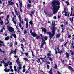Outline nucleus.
I'll return each mask as SVG.
<instances>
[{"mask_svg":"<svg viewBox=\"0 0 74 74\" xmlns=\"http://www.w3.org/2000/svg\"><path fill=\"white\" fill-rule=\"evenodd\" d=\"M52 7H53V14H55L57 13V11L59 10L60 2L58 0H55L52 2Z\"/></svg>","mask_w":74,"mask_h":74,"instance_id":"obj_1","label":"nucleus"},{"mask_svg":"<svg viewBox=\"0 0 74 74\" xmlns=\"http://www.w3.org/2000/svg\"><path fill=\"white\" fill-rule=\"evenodd\" d=\"M41 29L42 33H44V34H47L49 35L50 40L52 39V38L54 36V35H55V34L56 33L55 31H52V34L50 32L47 31V29L45 28H43L42 27H41Z\"/></svg>","mask_w":74,"mask_h":74,"instance_id":"obj_2","label":"nucleus"},{"mask_svg":"<svg viewBox=\"0 0 74 74\" xmlns=\"http://www.w3.org/2000/svg\"><path fill=\"white\" fill-rule=\"evenodd\" d=\"M66 11L67 8H64V11L65 12V16H67L68 18H69L70 15V13L69 12H67Z\"/></svg>","mask_w":74,"mask_h":74,"instance_id":"obj_3","label":"nucleus"},{"mask_svg":"<svg viewBox=\"0 0 74 74\" xmlns=\"http://www.w3.org/2000/svg\"><path fill=\"white\" fill-rule=\"evenodd\" d=\"M32 32V29H31L30 31V33H31V35H32L33 37H36V36H37V34L36 32Z\"/></svg>","mask_w":74,"mask_h":74,"instance_id":"obj_4","label":"nucleus"},{"mask_svg":"<svg viewBox=\"0 0 74 74\" xmlns=\"http://www.w3.org/2000/svg\"><path fill=\"white\" fill-rule=\"evenodd\" d=\"M8 30L9 32H14V28L10 26H9L8 27Z\"/></svg>","mask_w":74,"mask_h":74,"instance_id":"obj_5","label":"nucleus"},{"mask_svg":"<svg viewBox=\"0 0 74 74\" xmlns=\"http://www.w3.org/2000/svg\"><path fill=\"white\" fill-rule=\"evenodd\" d=\"M52 25L53 26L52 28V31H55V26H56V25H55V23L54 22L53 23V22H52Z\"/></svg>","mask_w":74,"mask_h":74,"instance_id":"obj_6","label":"nucleus"},{"mask_svg":"<svg viewBox=\"0 0 74 74\" xmlns=\"http://www.w3.org/2000/svg\"><path fill=\"white\" fill-rule=\"evenodd\" d=\"M12 1V0H10V1H8V5H13V4H14V3Z\"/></svg>","mask_w":74,"mask_h":74,"instance_id":"obj_7","label":"nucleus"},{"mask_svg":"<svg viewBox=\"0 0 74 74\" xmlns=\"http://www.w3.org/2000/svg\"><path fill=\"white\" fill-rule=\"evenodd\" d=\"M68 69L70 71H71V72H74V70L73 69V68H72V67L70 66H69L68 67Z\"/></svg>","mask_w":74,"mask_h":74,"instance_id":"obj_8","label":"nucleus"},{"mask_svg":"<svg viewBox=\"0 0 74 74\" xmlns=\"http://www.w3.org/2000/svg\"><path fill=\"white\" fill-rule=\"evenodd\" d=\"M19 3H20V11L21 12H22V9L21 8L22 7V1L20 2V1H19Z\"/></svg>","mask_w":74,"mask_h":74,"instance_id":"obj_9","label":"nucleus"},{"mask_svg":"<svg viewBox=\"0 0 74 74\" xmlns=\"http://www.w3.org/2000/svg\"><path fill=\"white\" fill-rule=\"evenodd\" d=\"M42 42L43 43L40 46V48H42V47H43L44 44H45H45H46V42H45V41L42 40Z\"/></svg>","mask_w":74,"mask_h":74,"instance_id":"obj_10","label":"nucleus"},{"mask_svg":"<svg viewBox=\"0 0 74 74\" xmlns=\"http://www.w3.org/2000/svg\"><path fill=\"white\" fill-rule=\"evenodd\" d=\"M9 17H10V16H9V15H7V16L6 17V19L8 22H7L5 23V25H7V24H8V23H10L9 21L8 20Z\"/></svg>","mask_w":74,"mask_h":74,"instance_id":"obj_11","label":"nucleus"},{"mask_svg":"<svg viewBox=\"0 0 74 74\" xmlns=\"http://www.w3.org/2000/svg\"><path fill=\"white\" fill-rule=\"evenodd\" d=\"M65 54L66 55L67 58L68 59H69V58H70L69 54L68 53L66 52L65 53Z\"/></svg>","mask_w":74,"mask_h":74,"instance_id":"obj_12","label":"nucleus"},{"mask_svg":"<svg viewBox=\"0 0 74 74\" xmlns=\"http://www.w3.org/2000/svg\"><path fill=\"white\" fill-rule=\"evenodd\" d=\"M16 62H17V64H20V61H19V58H18L17 60L16 61Z\"/></svg>","mask_w":74,"mask_h":74,"instance_id":"obj_13","label":"nucleus"},{"mask_svg":"<svg viewBox=\"0 0 74 74\" xmlns=\"http://www.w3.org/2000/svg\"><path fill=\"white\" fill-rule=\"evenodd\" d=\"M63 49H61L60 50L59 53H60V55H61V53H63Z\"/></svg>","mask_w":74,"mask_h":74,"instance_id":"obj_14","label":"nucleus"},{"mask_svg":"<svg viewBox=\"0 0 74 74\" xmlns=\"http://www.w3.org/2000/svg\"><path fill=\"white\" fill-rule=\"evenodd\" d=\"M40 35L41 37V39L42 40V41H45V40L43 39V36H42V34H40Z\"/></svg>","mask_w":74,"mask_h":74,"instance_id":"obj_15","label":"nucleus"},{"mask_svg":"<svg viewBox=\"0 0 74 74\" xmlns=\"http://www.w3.org/2000/svg\"><path fill=\"white\" fill-rule=\"evenodd\" d=\"M49 73H50L49 74H53L52 73V68H51V70L49 71Z\"/></svg>","mask_w":74,"mask_h":74,"instance_id":"obj_16","label":"nucleus"},{"mask_svg":"<svg viewBox=\"0 0 74 74\" xmlns=\"http://www.w3.org/2000/svg\"><path fill=\"white\" fill-rule=\"evenodd\" d=\"M5 41H7V40H10V37L7 36L6 38H5Z\"/></svg>","mask_w":74,"mask_h":74,"instance_id":"obj_17","label":"nucleus"},{"mask_svg":"<svg viewBox=\"0 0 74 74\" xmlns=\"http://www.w3.org/2000/svg\"><path fill=\"white\" fill-rule=\"evenodd\" d=\"M47 59H48L49 58V57H51V53H47Z\"/></svg>","mask_w":74,"mask_h":74,"instance_id":"obj_18","label":"nucleus"},{"mask_svg":"<svg viewBox=\"0 0 74 74\" xmlns=\"http://www.w3.org/2000/svg\"><path fill=\"white\" fill-rule=\"evenodd\" d=\"M29 23L31 25V26H32V27H33V26L32 25L33 24V21L32 20H31L29 22Z\"/></svg>","mask_w":74,"mask_h":74,"instance_id":"obj_19","label":"nucleus"},{"mask_svg":"<svg viewBox=\"0 0 74 74\" xmlns=\"http://www.w3.org/2000/svg\"><path fill=\"white\" fill-rule=\"evenodd\" d=\"M59 46H58L57 47V49L58 50V52L57 53H59Z\"/></svg>","mask_w":74,"mask_h":74,"instance_id":"obj_20","label":"nucleus"},{"mask_svg":"<svg viewBox=\"0 0 74 74\" xmlns=\"http://www.w3.org/2000/svg\"><path fill=\"white\" fill-rule=\"evenodd\" d=\"M36 39H37L38 40V39L40 38V35L38 36V34H37V36H36Z\"/></svg>","mask_w":74,"mask_h":74,"instance_id":"obj_21","label":"nucleus"},{"mask_svg":"<svg viewBox=\"0 0 74 74\" xmlns=\"http://www.w3.org/2000/svg\"><path fill=\"white\" fill-rule=\"evenodd\" d=\"M12 36H13L14 38H16V35L15 34H12Z\"/></svg>","mask_w":74,"mask_h":74,"instance_id":"obj_22","label":"nucleus"},{"mask_svg":"<svg viewBox=\"0 0 74 74\" xmlns=\"http://www.w3.org/2000/svg\"><path fill=\"white\" fill-rule=\"evenodd\" d=\"M34 12H35V10H34L33 11H32L31 12V14H32V15H34Z\"/></svg>","mask_w":74,"mask_h":74,"instance_id":"obj_23","label":"nucleus"},{"mask_svg":"<svg viewBox=\"0 0 74 74\" xmlns=\"http://www.w3.org/2000/svg\"><path fill=\"white\" fill-rule=\"evenodd\" d=\"M24 21H26V23L28 22V19L27 18H26L25 17V18Z\"/></svg>","mask_w":74,"mask_h":74,"instance_id":"obj_24","label":"nucleus"},{"mask_svg":"<svg viewBox=\"0 0 74 74\" xmlns=\"http://www.w3.org/2000/svg\"><path fill=\"white\" fill-rule=\"evenodd\" d=\"M74 18H73V17H72V18H69V20L70 21H72V22H73V21H74Z\"/></svg>","mask_w":74,"mask_h":74,"instance_id":"obj_25","label":"nucleus"},{"mask_svg":"<svg viewBox=\"0 0 74 74\" xmlns=\"http://www.w3.org/2000/svg\"><path fill=\"white\" fill-rule=\"evenodd\" d=\"M14 71H17V69H16V66H14Z\"/></svg>","mask_w":74,"mask_h":74,"instance_id":"obj_26","label":"nucleus"},{"mask_svg":"<svg viewBox=\"0 0 74 74\" xmlns=\"http://www.w3.org/2000/svg\"><path fill=\"white\" fill-rule=\"evenodd\" d=\"M18 17L19 18V21H20L21 22V15L19 14H18Z\"/></svg>","mask_w":74,"mask_h":74,"instance_id":"obj_27","label":"nucleus"},{"mask_svg":"<svg viewBox=\"0 0 74 74\" xmlns=\"http://www.w3.org/2000/svg\"><path fill=\"white\" fill-rule=\"evenodd\" d=\"M31 6V4H28V5H27V7H29V8H30Z\"/></svg>","mask_w":74,"mask_h":74,"instance_id":"obj_28","label":"nucleus"},{"mask_svg":"<svg viewBox=\"0 0 74 74\" xmlns=\"http://www.w3.org/2000/svg\"><path fill=\"white\" fill-rule=\"evenodd\" d=\"M65 3L67 4V5H70V3H69V2L67 1H66L65 2Z\"/></svg>","mask_w":74,"mask_h":74,"instance_id":"obj_29","label":"nucleus"},{"mask_svg":"<svg viewBox=\"0 0 74 74\" xmlns=\"http://www.w3.org/2000/svg\"><path fill=\"white\" fill-rule=\"evenodd\" d=\"M44 39L45 40H48V37L47 36L44 37Z\"/></svg>","mask_w":74,"mask_h":74,"instance_id":"obj_30","label":"nucleus"},{"mask_svg":"<svg viewBox=\"0 0 74 74\" xmlns=\"http://www.w3.org/2000/svg\"><path fill=\"white\" fill-rule=\"evenodd\" d=\"M60 33L58 34H57V35L56 36V37H60Z\"/></svg>","mask_w":74,"mask_h":74,"instance_id":"obj_31","label":"nucleus"},{"mask_svg":"<svg viewBox=\"0 0 74 74\" xmlns=\"http://www.w3.org/2000/svg\"><path fill=\"white\" fill-rule=\"evenodd\" d=\"M28 22L26 23V29H27L28 28Z\"/></svg>","mask_w":74,"mask_h":74,"instance_id":"obj_32","label":"nucleus"},{"mask_svg":"<svg viewBox=\"0 0 74 74\" xmlns=\"http://www.w3.org/2000/svg\"><path fill=\"white\" fill-rule=\"evenodd\" d=\"M0 24H1V25H3L4 24V23H3V21L1 20V22H0Z\"/></svg>","mask_w":74,"mask_h":74,"instance_id":"obj_33","label":"nucleus"},{"mask_svg":"<svg viewBox=\"0 0 74 74\" xmlns=\"http://www.w3.org/2000/svg\"><path fill=\"white\" fill-rule=\"evenodd\" d=\"M38 61H37V63H39V62H40V61L41 60L39 58H38Z\"/></svg>","mask_w":74,"mask_h":74,"instance_id":"obj_34","label":"nucleus"},{"mask_svg":"<svg viewBox=\"0 0 74 74\" xmlns=\"http://www.w3.org/2000/svg\"><path fill=\"white\" fill-rule=\"evenodd\" d=\"M59 41L60 42H63L64 41V40H63V39H61L59 40Z\"/></svg>","mask_w":74,"mask_h":74,"instance_id":"obj_35","label":"nucleus"},{"mask_svg":"<svg viewBox=\"0 0 74 74\" xmlns=\"http://www.w3.org/2000/svg\"><path fill=\"white\" fill-rule=\"evenodd\" d=\"M23 59L24 60H26V62H28L29 61V60H28V59H27V58H24Z\"/></svg>","mask_w":74,"mask_h":74,"instance_id":"obj_36","label":"nucleus"},{"mask_svg":"<svg viewBox=\"0 0 74 74\" xmlns=\"http://www.w3.org/2000/svg\"><path fill=\"white\" fill-rule=\"evenodd\" d=\"M24 33L25 34H26V33H27V31H26V30L25 29L24 30Z\"/></svg>","mask_w":74,"mask_h":74,"instance_id":"obj_37","label":"nucleus"},{"mask_svg":"<svg viewBox=\"0 0 74 74\" xmlns=\"http://www.w3.org/2000/svg\"><path fill=\"white\" fill-rule=\"evenodd\" d=\"M4 65L5 67H7V66H8V64H6V63Z\"/></svg>","mask_w":74,"mask_h":74,"instance_id":"obj_38","label":"nucleus"},{"mask_svg":"<svg viewBox=\"0 0 74 74\" xmlns=\"http://www.w3.org/2000/svg\"><path fill=\"white\" fill-rule=\"evenodd\" d=\"M19 26H20V28H21V27H22V25H21V23H19Z\"/></svg>","mask_w":74,"mask_h":74,"instance_id":"obj_39","label":"nucleus"},{"mask_svg":"<svg viewBox=\"0 0 74 74\" xmlns=\"http://www.w3.org/2000/svg\"><path fill=\"white\" fill-rule=\"evenodd\" d=\"M26 74H28L29 73V71L28 70H27L25 72Z\"/></svg>","mask_w":74,"mask_h":74,"instance_id":"obj_40","label":"nucleus"},{"mask_svg":"<svg viewBox=\"0 0 74 74\" xmlns=\"http://www.w3.org/2000/svg\"><path fill=\"white\" fill-rule=\"evenodd\" d=\"M62 31L61 32V33H63V32L64 33V28H62Z\"/></svg>","mask_w":74,"mask_h":74,"instance_id":"obj_41","label":"nucleus"},{"mask_svg":"<svg viewBox=\"0 0 74 74\" xmlns=\"http://www.w3.org/2000/svg\"><path fill=\"white\" fill-rule=\"evenodd\" d=\"M7 68H5L4 69V71L5 72H7Z\"/></svg>","mask_w":74,"mask_h":74,"instance_id":"obj_42","label":"nucleus"},{"mask_svg":"<svg viewBox=\"0 0 74 74\" xmlns=\"http://www.w3.org/2000/svg\"><path fill=\"white\" fill-rule=\"evenodd\" d=\"M56 51V55L58 54V52H57V51L56 50V49H55Z\"/></svg>","mask_w":74,"mask_h":74,"instance_id":"obj_43","label":"nucleus"},{"mask_svg":"<svg viewBox=\"0 0 74 74\" xmlns=\"http://www.w3.org/2000/svg\"><path fill=\"white\" fill-rule=\"evenodd\" d=\"M74 45V42H73V41H72V42L71 43V46H73Z\"/></svg>","mask_w":74,"mask_h":74,"instance_id":"obj_44","label":"nucleus"},{"mask_svg":"<svg viewBox=\"0 0 74 74\" xmlns=\"http://www.w3.org/2000/svg\"><path fill=\"white\" fill-rule=\"evenodd\" d=\"M47 69H49V67H50V66L49 65H47Z\"/></svg>","mask_w":74,"mask_h":74,"instance_id":"obj_45","label":"nucleus"},{"mask_svg":"<svg viewBox=\"0 0 74 74\" xmlns=\"http://www.w3.org/2000/svg\"><path fill=\"white\" fill-rule=\"evenodd\" d=\"M74 52H72L71 53V55H72V56H73V55H74Z\"/></svg>","mask_w":74,"mask_h":74,"instance_id":"obj_46","label":"nucleus"},{"mask_svg":"<svg viewBox=\"0 0 74 74\" xmlns=\"http://www.w3.org/2000/svg\"><path fill=\"white\" fill-rule=\"evenodd\" d=\"M14 53L16 54V49H15L14 50Z\"/></svg>","mask_w":74,"mask_h":74,"instance_id":"obj_47","label":"nucleus"},{"mask_svg":"<svg viewBox=\"0 0 74 74\" xmlns=\"http://www.w3.org/2000/svg\"><path fill=\"white\" fill-rule=\"evenodd\" d=\"M13 22L14 23L15 25H16V22L15 21H13Z\"/></svg>","mask_w":74,"mask_h":74,"instance_id":"obj_48","label":"nucleus"},{"mask_svg":"<svg viewBox=\"0 0 74 74\" xmlns=\"http://www.w3.org/2000/svg\"><path fill=\"white\" fill-rule=\"evenodd\" d=\"M49 60H50V61H52V59H51V58H49Z\"/></svg>","mask_w":74,"mask_h":74,"instance_id":"obj_49","label":"nucleus"},{"mask_svg":"<svg viewBox=\"0 0 74 74\" xmlns=\"http://www.w3.org/2000/svg\"><path fill=\"white\" fill-rule=\"evenodd\" d=\"M71 12V14H70V16H72V15L73 14V12Z\"/></svg>","mask_w":74,"mask_h":74,"instance_id":"obj_50","label":"nucleus"},{"mask_svg":"<svg viewBox=\"0 0 74 74\" xmlns=\"http://www.w3.org/2000/svg\"><path fill=\"white\" fill-rule=\"evenodd\" d=\"M21 48L22 49L23 51H25V50H24V49H23V47H21Z\"/></svg>","mask_w":74,"mask_h":74,"instance_id":"obj_51","label":"nucleus"},{"mask_svg":"<svg viewBox=\"0 0 74 74\" xmlns=\"http://www.w3.org/2000/svg\"><path fill=\"white\" fill-rule=\"evenodd\" d=\"M55 67L56 69L57 68V65H56V64H55Z\"/></svg>","mask_w":74,"mask_h":74,"instance_id":"obj_52","label":"nucleus"},{"mask_svg":"<svg viewBox=\"0 0 74 74\" xmlns=\"http://www.w3.org/2000/svg\"><path fill=\"white\" fill-rule=\"evenodd\" d=\"M12 64V62H11L9 63V65H10V66H11Z\"/></svg>","mask_w":74,"mask_h":74,"instance_id":"obj_53","label":"nucleus"},{"mask_svg":"<svg viewBox=\"0 0 74 74\" xmlns=\"http://www.w3.org/2000/svg\"><path fill=\"white\" fill-rule=\"evenodd\" d=\"M2 62H3V64H5V62H4V60H2Z\"/></svg>","mask_w":74,"mask_h":74,"instance_id":"obj_54","label":"nucleus"},{"mask_svg":"<svg viewBox=\"0 0 74 74\" xmlns=\"http://www.w3.org/2000/svg\"><path fill=\"white\" fill-rule=\"evenodd\" d=\"M57 72L58 74H61V73L59 72V71H57Z\"/></svg>","mask_w":74,"mask_h":74,"instance_id":"obj_55","label":"nucleus"},{"mask_svg":"<svg viewBox=\"0 0 74 74\" xmlns=\"http://www.w3.org/2000/svg\"><path fill=\"white\" fill-rule=\"evenodd\" d=\"M0 32L1 33V32H3V29H1L0 31Z\"/></svg>","mask_w":74,"mask_h":74,"instance_id":"obj_56","label":"nucleus"},{"mask_svg":"<svg viewBox=\"0 0 74 74\" xmlns=\"http://www.w3.org/2000/svg\"><path fill=\"white\" fill-rule=\"evenodd\" d=\"M65 25H68V22H67V21H66L65 22Z\"/></svg>","mask_w":74,"mask_h":74,"instance_id":"obj_57","label":"nucleus"},{"mask_svg":"<svg viewBox=\"0 0 74 74\" xmlns=\"http://www.w3.org/2000/svg\"><path fill=\"white\" fill-rule=\"evenodd\" d=\"M13 45V44L12 43H10V47H12V45Z\"/></svg>","mask_w":74,"mask_h":74,"instance_id":"obj_58","label":"nucleus"},{"mask_svg":"<svg viewBox=\"0 0 74 74\" xmlns=\"http://www.w3.org/2000/svg\"><path fill=\"white\" fill-rule=\"evenodd\" d=\"M25 55L26 56H28L29 55V54L27 53H25Z\"/></svg>","mask_w":74,"mask_h":74,"instance_id":"obj_59","label":"nucleus"},{"mask_svg":"<svg viewBox=\"0 0 74 74\" xmlns=\"http://www.w3.org/2000/svg\"><path fill=\"white\" fill-rule=\"evenodd\" d=\"M3 7L5 6V3H3Z\"/></svg>","mask_w":74,"mask_h":74,"instance_id":"obj_60","label":"nucleus"},{"mask_svg":"<svg viewBox=\"0 0 74 74\" xmlns=\"http://www.w3.org/2000/svg\"><path fill=\"white\" fill-rule=\"evenodd\" d=\"M67 43H68V42H66V43H65L64 45V46H66V45H67Z\"/></svg>","mask_w":74,"mask_h":74,"instance_id":"obj_61","label":"nucleus"},{"mask_svg":"<svg viewBox=\"0 0 74 74\" xmlns=\"http://www.w3.org/2000/svg\"><path fill=\"white\" fill-rule=\"evenodd\" d=\"M18 67H21L22 66V64H20L18 65Z\"/></svg>","mask_w":74,"mask_h":74,"instance_id":"obj_62","label":"nucleus"},{"mask_svg":"<svg viewBox=\"0 0 74 74\" xmlns=\"http://www.w3.org/2000/svg\"><path fill=\"white\" fill-rule=\"evenodd\" d=\"M53 19H56V16H55L54 17Z\"/></svg>","mask_w":74,"mask_h":74,"instance_id":"obj_63","label":"nucleus"},{"mask_svg":"<svg viewBox=\"0 0 74 74\" xmlns=\"http://www.w3.org/2000/svg\"><path fill=\"white\" fill-rule=\"evenodd\" d=\"M11 52L13 53H14V51L12 50H11Z\"/></svg>","mask_w":74,"mask_h":74,"instance_id":"obj_64","label":"nucleus"}]
</instances>
